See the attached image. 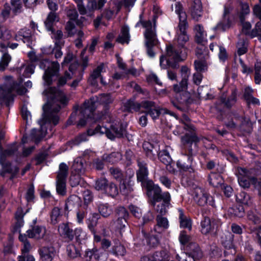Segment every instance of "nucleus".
Segmentation results:
<instances>
[{
    "instance_id": "f257e3e1",
    "label": "nucleus",
    "mask_w": 261,
    "mask_h": 261,
    "mask_svg": "<svg viewBox=\"0 0 261 261\" xmlns=\"http://www.w3.org/2000/svg\"><path fill=\"white\" fill-rule=\"evenodd\" d=\"M181 17L182 22L179 23L180 34L177 38L178 46L181 50L179 52L173 46L169 45L166 49L168 59L164 56L160 58V65L163 68H166L168 66L175 68V63L184 60L187 56L188 49L185 46L189 40V36L186 32L187 23H185V14L182 13Z\"/></svg>"
},
{
    "instance_id": "f03ea898",
    "label": "nucleus",
    "mask_w": 261,
    "mask_h": 261,
    "mask_svg": "<svg viewBox=\"0 0 261 261\" xmlns=\"http://www.w3.org/2000/svg\"><path fill=\"white\" fill-rule=\"evenodd\" d=\"M44 93L47 95L48 98L47 103L43 107L45 117L46 120L56 125L59 121L57 113L61 109L60 103H66V98L62 91L56 88H50L46 90Z\"/></svg>"
},
{
    "instance_id": "7ed1b4c3",
    "label": "nucleus",
    "mask_w": 261,
    "mask_h": 261,
    "mask_svg": "<svg viewBox=\"0 0 261 261\" xmlns=\"http://www.w3.org/2000/svg\"><path fill=\"white\" fill-rule=\"evenodd\" d=\"M113 98L110 94H101L96 97L91 98L89 100L85 101L81 108V117L77 125L83 126L86 124L85 118H92L94 116L93 112L95 109V102L97 101L100 104L106 106L113 101Z\"/></svg>"
},
{
    "instance_id": "20e7f679",
    "label": "nucleus",
    "mask_w": 261,
    "mask_h": 261,
    "mask_svg": "<svg viewBox=\"0 0 261 261\" xmlns=\"http://www.w3.org/2000/svg\"><path fill=\"white\" fill-rule=\"evenodd\" d=\"M111 176L119 182L120 192L124 195H127L133 191L134 173L131 170H127L125 173L117 167H111L109 169Z\"/></svg>"
},
{
    "instance_id": "39448f33",
    "label": "nucleus",
    "mask_w": 261,
    "mask_h": 261,
    "mask_svg": "<svg viewBox=\"0 0 261 261\" xmlns=\"http://www.w3.org/2000/svg\"><path fill=\"white\" fill-rule=\"evenodd\" d=\"M143 25L146 28L144 36L145 38V45L147 48V54L150 57H153L154 56V53L151 49V48L158 43V41L152 29L151 22L150 21L144 22Z\"/></svg>"
},
{
    "instance_id": "423d86ee",
    "label": "nucleus",
    "mask_w": 261,
    "mask_h": 261,
    "mask_svg": "<svg viewBox=\"0 0 261 261\" xmlns=\"http://www.w3.org/2000/svg\"><path fill=\"white\" fill-rule=\"evenodd\" d=\"M194 199L200 206H204L208 203L210 205L215 206L218 203L217 201L215 202V197L210 196L205 190L198 187L194 189Z\"/></svg>"
},
{
    "instance_id": "0eeeda50",
    "label": "nucleus",
    "mask_w": 261,
    "mask_h": 261,
    "mask_svg": "<svg viewBox=\"0 0 261 261\" xmlns=\"http://www.w3.org/2000/svg\"><path fill=\"white\" fill-rule=\"evenodd\" d=\"M191 102L190 93L187 91L175 93L174 98L171 100L172 105L179 110H182Z\"/></svg>"
},
{
    "instance_id": "6e6552de",
    "label": "nucleus",
    "mask_w": 261,
    "mask_h": 261,
    "mask_svg": "<svg viewBox=\"0 0 261 261\" xmlns=\"http://www.w3.org/2000/svg\"><path fill=\"white\" fill-rule=\"evenodd\" d=\"M227 126L231 128L239 127L242 130L249 132L251 129L252 123L249 118L235 117L227 124Z\"/></svg>"
},
{
    "instance_id": "1a4fd4ad",
    "label": "nucleus",
    "mask_w": 261,
    "mask_h": 261,
    "mask_svg": "<svg viewBox=\"0 0 261 261\" xmlns=\"http://www.w3.org/2000/svg\"><path fill=\"white\" fill-rule=\"evenodd\" d=\"M117 219L112 223V226L116 229L121 230L126 224V218L128 214L123 207H119L116 210Z\"/></svg>"
},
{
    "instance_id": "9d476101",
    "label": "nucleus",
    "mask_w": 261,
    "mask_h": 261,
    "mask_svg": "<svg viewBox=\"0 0 261 261\" xmlns=\"http://www.w3.org/2000/svg\"><path fill=\"white\" fill-rule=\"evenodd\" d=\"M164 198L152 201V204L155 211L161 215H164L167 212V208L170 204V196L169 193L166 192Z\"/></svg>"
},
{
    "instance_id": "9b49d317",
    "label": "nucleus",
    "mask_w": 261,
    "mask_h": 261,
    "mask_svg": "<svg viewBox=\"0 0 261 261\" xmlns=\"http://www.w3.org/2000/svg\"><path fill=\"white\" fill-rule=\"evenodd\" d=\"M43 62L49 64L47 69L45 71L44 79L45 82L49 85L52 81V76L57 75L58 73L60 65L58 62H52L50 63L47 60H44Z\"/></svg>"
},
{
    "instance_id": "f8f14e48",
    "label": "nucleus",
    "mask_w": 261,
    "mask_h": 261,
    "mask_svg": "<svg viewBox=\"0 0 261 261\" xmlns=\"http://www.w3.org/2000/svg\"><path fill=\"white\" fill-rule=\"evenodd\" d=\"M27 233L29 238L36 240L46 239L47 236L46 229L43 226H35L28 230Z\"/></svg>"
},
{
    "instance_id": "ddd939ff",
    "label": "nucleus",
    "mask_w": 261,
    "mask_h": 261,
    "mask_svg": "<svg viewBox=\"0 0 261 261\" xmlns=\"http://www.w3.org/2000/svg\"><path fill=\"white\" fill-rule=\"evenodd\" d=\"M190 12L193 19L199 20L203 14L202 5L200 0L193 1L190 8Z\"/></svg>"
},
{
    "instance_id": "4468645a",
    "label": "nucleus",
    "mask_w": 261,
    "mask_h": 261,
    "mask_svg": "<svg viewBox=\"0 0 261 261\" xmlns=\"http://www.w3.org/2000/svg\"><path fill=\"white\" fill-rule=\"evenodd\" d=\"M41 130H37L35 129H33L30 135L27 137H24L22 140L23 143L28 142L29 141H33L37 144L42 139L46 134V131H43V126L41 125Z\"/></svg>"
},
{
    "instance_id": "2eb2a0df",
    "label": "nucleus",
    "mask_w": 261,
    "mask_h": 261,
    "mask_svg": "<svg viewBox=\"0 0 261 261\" xmlns=\"http://www.w3.org/2000/svg\"><path fill=\"white\" fill-rule=\"evenodd\" d=\"M11 6L6 4L4 6V9L1 12V14L4 19L8 17L10 14V10H12L14 13H16L21 8V5L19 0H12Z\"/></svg>"
},
{
    "instance_id": "dca6fc26",
    "label": "nucleus",
    "mask_w": 261,
    "mask_h": 261,
    "mask_svg": "<svg viewBox=\"0 0 261 261\" xmlns=\"http://www.w3.org/2000/svg\"><path fill=\"white\" fill-rule=\"evenodd\" d=\"M39 252L41 258L45 261H51L55 255V249L52 246H42Z\"/></svg>"
},
{
    "instance_id": "f3484780",
    "label": "nucleus",
    "mask_w": 261,
    "mask_h": 261,
    "mask_svg": "<svg viewBox=\"0 0 261 261\" xmlns=\"http://www.w3.org/2000/svg\"><path fill=\"white\" fill-rule=\"evenodd\" d=\"M143 148L147 155L150 159H153L158 154L159 146L157 144L153 145L148 142H145L143 144Z\"/></svg>"
},
{
    "instance_id": "a211bd4d",
    "label": "nucleus",
    "mask_w": 261,
    "mask_h": 261,
    "mask_svg": "<svg viewBox=\"0 0 261 261\" xmlns=\"http://www.w3.org/2000/svg\"><path fill=\"white\" fill-rule=\"evenodd\" d=\"M156 225L154 228L155 232L161 233L163 230L169 227V221L167 218L158 215L156 217Z\"/></svg>"
},
{
    "instance_id": "6ab92c4d",
    "label": "nucleus",
    "mask_w": 261,
    "mask_h": 261,
    "mask_svg": "<svg viewBox=\"0 0 261 261\" xmlns=\"http://www.w3.org/2000/svg\"><path fill=\"white\" fill-rule=\"evenodd\" d=\"M192 158L189 155H185L180 158L177 162V166L184 171L191 168Z\"/></svg>"
},
{
    "instance_id": "aec40b11",
    "label": "nucleus",
    "mask_w": 261,
    "mask_h": 261,
    "mask_svg": "<svg viewBox=\"0 0 261 261\" xmlns=\"http://www.w3.org/2000/svg\"><path fill=\"white\" fill-rule=\"evenodd\" d=\"M195 33V41L197 43L201 44L205 41V34L203 27L200 24H196L194 29Z\"/></svg>"
},
{
    "instance_id": "412c9836",
    "label": "nucleus",
    "mask_w": 261,
    "mask_h": 261,
    "mask_svg": "<svg viewBox=\"0 0 261 261\" xmlns=\"http://www.w3.org/2000/svg\"><path fill=\"white\" fill-rule=\"evenodd\" d=\"M103 69V65L101 64L98 66L90 75L89 78V83L93 86H96L97 84V79L101 76V73Z\"/></svg>"
},
{
    "instance_id": "4be33fe9",
    "label": "nucleus",
    "mask_w": 261,
    "mask_h": 261,
    "mask_svg": "<svg viewBox=\"0 0 261 261\" xmlns=\"http://www.w3.org/2000/svg\"><path fill=\"white\" fill-rule=\"evenodd\" d=\"M190 251L189 253V261H195L202 257V252L199 247L196 244H192L190 246Z\"/></svg>"
},
{
    "instance_id": "5701e85b",
    "label": "nucleus",
    "mask_w": 261,
    "mask_h": 261,
    "mask_svg": "<svg viewBox=\"0 0 261 261\" xmlns=\"http://www.w3.org/2000/svg\"><path fill=\"white\" fill-rule=\"evenodd\" d=\"M98 133L106 134L108 138L110 139L114 138V135L111 133L110 129L104 126H97L94 130L92 129L88 130V134L89 136H92Z\"/></svg>"
},
{
    "instance_id": "b1692460",
    "label": "nucleus",
    "mask_w": 261,
    "mask_h": 261,
    "mask_svg": "<svg viewBox=\"0 0 261 261\" xmlns=\"http://www.w3.org/2000/svg\"><path fill=\"white\" fill-rule=\"evenodd\" d=\"M142 107L149 109L148 111V114L154 119L156 118L160 114V112L158 110L156 109L154 106V103L151 101H144L142 103Z\"/></svg>"
},
{
    "instance_id": "393cba45",
    "label": "nucleus",
    "mask_w": 261,
    "mask_h": 261,
    "mask_svg": "<svg viewBox=\"0 0 261 261\" xmlns=\"http://www.w3.org/2000/svg\"><path fill=\"white\" fill-rule=\"evenodd\" d=\"M138 166L139 169L137 173V179L140 181H143L145 180L148 175V171L146 164L143 162L139 161Z\"/></svg>"
},
{
    "instance_id": "a878e982",
    "label": "nucleus",
    "mask_w": 261,
    "mask_h": 261,
    "mask_svg": "<svg viewBox=\"0 0 261 261\" xmlns=\"http://www.w3.org/2000/svg\"><path fill=\"white\" fill-rule=\"evenodd\" d=\"M81 199L76 195L70 196L66 203L65 208L67 210H71L72 208L77 207L81 205Z\"/></svg>"
},
{
    "instance_id": "bb28decb",
    "label": "nucleus",
    "mask_w": 261,
    "mask_h": 261,
    "mask_svg": "<svg viewBox=\"0 0 261 261\" xmlns=\"http://www.w3.org/2000/svg\"><path fill=\"white\" fill-rule=\"evenodd\" d=\"M201 232L202 233L206 234L211 232L214 228V224L212 223L210 219L208 217H205L204 220L201 223Z\"/></svg>"
},
{
    "instance_id": "cd10ccee",
    "label": "nucleus",
    "mask_w": 261,
    "mask_h": 261,
    "mask_svg": "<svg viewBox=\"0 0 261 261\" xmlns=\"http://www.w3.org/2000/svg\"><path fill=\"white\" fill-rule=\"evenodd\" d=\"M197 92L199 98L206 100L213 98V95L211 93V90L207 86L199 87Z\"/></svg>"
},
{
    "instance_id": "c85d7f7f",
    "label": "nucleus",
    "mask_w": 261,
    "mask_h": 261,
    "mask_svg": "<svg viewBox=\"0 0 261 261\" xmlns=\"http://www.w3.org/2000/svg\"><path fill=\"white\" fill-rule=\"evenodd\" d=\"M248 43L244 36L241 37L237 43V53L239 56L244 54L247 50Z\"/></svg>"
},
{
    "instance_id": "c756f323",
    "label": "nucleus",
    "mask_w": 261,
    "mask_h": 261,
    "mask_svg": "<svg viewBox=\"0 0 261 261\" xmlns=\"http://www.w3.org/2000/svg\"><path fill=\"white\" fill-rule=\"evenodd\" d=\"M182 143L184 145H187L186 147H188L190 152H191V148H190L191 145L192 143H196L199 141V139L195 135V134H192L191 135H189V134H186L184 137L181 139Z\"/></svg>"
},
{
    "instance_id": "7c9ffc66",
    "label": "nucleus",
    "mask_w": 261,
    "mask_h": 261,
    "mask_svg": "<svg viewBox=\"0 0 261 261\" xmlns=\"http://www.w3.org/2000/svg\"><path fill=\"white\" fill-rule=\"evenodd\" d=\"M60 233L67 238L69 240L73 239L74 234L72 229H70L68 224L63 223L59 227Z\"/></svg>"
},
{
    "instance_id": "2f4dec72",
    "label": "nucleus",
    "mask_w": 261,
    "mask_h": 261,
    "mask_svg": "<svg viewBox=\"0 0 261 261\" xmlns=\"http://www.w3.org/2000/svg\"><path fill=\"white\" fill-rule=\"evenodd\" d=\"M122 159V155L119 152H113L109 155H104L103 160L112 164H116Z\"/></svg>"
},
{
    "instance_id": "473e14b6",
    "label": "nucleus",
    "mask_w": 261,
    "mask_h": 261,
    "mask_svg": "<svg viewBox=\"0 0 261 261\" xmlns=\"http://www.w3.org/2000/svg\"><path fill=\"white\" fill-rule=\"evenodd\" d=\"M106 2V0H98L97 2L95 0L90 1L88 3L87 7L90 11L99 10L104 6Z\"/></svg>"
},
{
    "instance_id": "72a5a7b5",
    "label": "nucleus",
    "mask_w": 261,
    "mask_h": 261,
    "mask_svg": "<svg viewBox=\"0 0 261 261\" xmlns=\"http://www.w3.org/2000/svg\"><path fill=\"white\" fill-rule=\"evenodd\" d=\"M59 20V18L57 14L54 12H50L48 15L45 21V26L48 30H51L54 23Z\"/></svg>"
},
{
    "instance_id": "f704fd0d",
    "label": "nucleus",
    "mask_w": 261,
    "mask_h": 261,
    "mask_svg": "<svg viewBox=\"0 0 261 261\" xmlns=\"http://www.w3.org/2000/svg\"><path fill=\"white\" fill-rule=\"evenodd\" d=\"M209 181L214 187H218L222 184L223 180L220 174L212 172L209 175Z\"/></svg>"
},
{
    "instance_id": "c9c22d12",
    "label": "nucleus",
    "mask_w": 261,
    "mask_h": 261,
    "mask_svg": "<svg viewBox=\"0 0 261 261\" xmlns=\"http://www.w3.org/2000/svg\"><path fill=\"white\" fill-rule=\"evenodd\" d=\"M140 104L135 101L134 100L129 99L124 104V110L127 112L132 111H137L139 110L141 107Z\"/></svg>"
},
{
    "instance_id": "e433bc0d",
    "label": "nucleus",
    "mask_w": 261,
    "mask_h": 261,
    "mask_svg": "<svg viewBox=\"0 0 261 261\" xmlns=\"http://www.w3.org/2000/svg\"><path fill=\"white\" fill-rule=\"evenodd\" d=\"M99 213L103 217H108L113 212L112 208L107 203H100L98 206Z\"/></svg>"
},
{
    "instance_id": "4c0bfd02",
    "label": "nucleus",
    "mask_w": 261,
    "mask_h": 261,
    "mask_svg": "<svg viewBox=\"0 0 261 261\" xmlns=\"http://www.w3.org/2000/svg\"><path fill=\"white\" fill-rule=\"evenodd\" d=\"M129 30L127 27H123L122 28L120 35L117 39V41L123 44L124 43H128L129 40Z\"/></svg>"
},
{
    "instance_id": "58836bf2",
    "label": "nucleus",
    "mask_w": 261,
    "mask_h": 261,
    "mask_svg": "<svg viewBox=\"0 0 261 261\" xmlns=\"http://www.w3.org/2000/svg\"><path fill=\"white\" fill-rule=\"evenodd\" d=\"M66 179L57 178L56 190L59 194L64 195L66 192Z\"/></svg>"
},
{
    "instance_id": "ea45409f",
    "label": "nucleus",
    "mask_w": 261,
    "mask_h": 261,
    "mask_svg": "<svg viewBox=\"0 0 261 261\" xmlns=\"http://www.w3.org/2000/svg\"><path fill=\"white\" fill-rule=\"evenodd\" d=\"M236 200L238 202L244 205H248L250 203V196L244 192H241L236 195Z\"/></svg>"
},
{
    "instance_id": "a19ab883",
    "label": "nucleus",
    "mask_w": 261,
    "mask_h": 261,
    "mask_svg": "<svg viewBox=\"0 0 261 261\" xmlns=\"http://www.w3.org/2000/svg\"><path fill=\"white\" fill-rule=\"evenodd\" d=\"M105 191L107 194L112 197H114L118 194L117 185L112 182L108 184Z\"/></svg>"
},
{
    "instance_id": "79ce46f5",
    "label": "nucleus",
    "mask_w": 261,
    "mask_h": 261,
    "mask_svg": "<svg viewBox=\"0 0 261 261\" xmlns=\"http://www.w3.org/2000/svg\"><path fill=\"white\" fill-rule=\"evenodd\" d=\"M159 158L160 160L164 164L170 163L172 162V159L169 155L167 149H164L160 151L159 153Z\"/></svg>"
},
{
    "instance_id": "37998d69",
    "label": "nucleus",
    "mask_w": 261,
    "mask_h": 261,
    "mask_svg": "<svg viewBox=\"0 0 261 261\" xmlns=\"http://www.w3.org/2000/svg\"><path fill=\"white\" fill-rule=\"evenodd\" d=\"M72 168L78 174H82L85 172V167L83 162L81 160H77L74 162Z\"/></svg>"
},
{
    "instance_id": "c03bdc74",
    "label": "nucleus",
    "mask_w": 261,
    "mask_h": 261,
    "mask_svg": "<svg viewBox=\"0 0 261 261\" xmlns=\"http://www.w3.org/2000/svg\"><path fill=\"white\" fill-rule=\"evenodd\" d=\"M68 172V166L66 164L62 163L59 165V170L57 178L66 179Z\"/></svg>"
},
{
    "instance_id": "a18cd8bd",
    "label": "nucleus",
    "mask_w": 261,
    "mask_h": 261,
    "mask_svg": "<svg viewBox=\"0 0 261 261\" xmlns=\"http://www.w3.org/2000/svg\"><path fill=\"white\" fill-rule=\"evenodd\" d=\"M179 219L180 226L184 228H188L189 229L191 227V222L190 220L187 219L184 215L182 210H179Z\"/></svg>"
},
{
    "instance_id": "49530a36",
    "label": "nucleus",
    "mask_w": 261,
    "mask_h": 261,
    "mask_svg": "<svg viewBox=\"0 0 261 261\" xmlns=\"http://www.w3.org/2000/svg\"><path fill=\"white\" fill-rule=\"evenodd\" d=\"M108 184V180L106 178L101 177L95 181V188L98 191H105Z\"/></svg>"
},
{
    "instance_id": "de8ad7c7",
    "label": "nucleus",
    "mask_w": 261,
    "mask_h": 261,
    "mask_svg": "<svg viewBox=\"0 0 261 261\" xmlns=\"http://www.w3.org/2000/svg\"><path fill=\"white\" fill-rule=\"evenodd\" d=\"M110 131L114 135V138L115 137H121L125 133V128L121 125H113L111 127Z\"/></svg>"
},
{
    "instance_id": "09e8293b",
    "label": "nucleus",
    "mask_w": 261,
    "mask_h": 261,
    "mask_svg": "<svg viewBox=\"0 0 261 261\" xmlns=\"http://www.w3.org/2000/svg\"><path fill=\"white\" fill-rule=\"evenodd\" d=\"M241 12L239 14L240 20L243 21L245 19V16L250 12V9L248 4L246 3H241Z\"/></svg>"
},
{
    "instance_id": "8fccbe9b",
    "label": "nucleus",
    "mask_w": 261,
    "mask_h": 261,
    "mask_svg": "<svg viewBox=\"0 0 261 261\" xmlns=\"http://www.w3.org/2000/svg\"><path fill=\"white\" fill-rule=\"evenodd\" d=\"M181 73L182 76L181 85L182 86H186L190 75L189 69L186 66H182L181 68Z\"/></svg>"
},
{
    "instance_id": "3c124183",
    "label": "nucleus",
    "mask_w": 261,
    "mask_h": 261,
    "mask_svg": "<svg viewBox=\"0 0 261 261\" xmlns=\"http://www.w3.org/2000/svg\"><path fill=\"white\" fill-rule=\"evenodd\" d=\"M112 252L117 255L123 256L125 253V249L119 243H116L112 248Z\"/></svg>"
},
{
    "instance_id": "603ef678",
    "label": "nucleus",
    "mask_w": 261,
    "mask_h": 261,
    "mask_svg": "<svg viewBox=\"0 0 261 261\" xmlns=\"http://www.w3.org/2000/svg\"><path fill=\"white\" fill-rule=\"evenodd\" d=\"M61 217L60 209L58 207H55L51 215V222L53 224H56L59 221Z\"/></svg>"
},
{
    "instance_id": "864d4df0",
    "label": "nucleus",
    "mask_w": 261,
    "mask_h": 261,
    "mask_svg": "<svg viewBox=\"0 0 261 261\" xmlns=\"http://www.w3.org/2000/svg\"><path fill=\"white\" fill-rule=\"evenodd\" d=\"M153 195L152 201H154L164 198L165 193H162V190L158 186H155L153 189Z\"/></svg>"
},
{
    "instance_id": "5fc2aeb1",
    "label": "nucleus",
    "mask_w": 261,
    "mask_h": 261,
    "mask_svg": "<svg viewBox=\"0 0 261 261\" xmlns=\"http://www.w3.org/2000/svg\"><path fill=\"white\" fill-rule=\"evenodd\" d=\"M67 251L68 256L71 258H75L80 255L79 251L73 245H69L67 248Z\"/></svg>"
},
{
    "instance_id": "6e6d98bb",
    "label": "nucleus",
    "mask_w": 261,
    "mask_h": 261,
    "mask_svg": "<svg viewBox=\"0 0 261 261\" xmlns=\"http://www.w3.org/2000/svg\"><path fill=\"white\" fill-rule=\"evenodd\" d=\"M11 58L8 54H4L0 61V71L4 70L8 65Z\"/></svg>"
},
{
    "instance_id": "4d7b16f0",
    "label": "nucleus",
    "mask_w": 261,
    "mask_h": 261,
    "mask_svg": "<svg viewBox=\"0 0 261 261\" xmlns=\"http://www.w3.org/2000/svg\"><path fill=\"white\" fill-rule=\"evenodd\" d=\"M244 97L246 101L248 104H252V105H259V100L254 97L249 92L245 91L244 93Z\"/></svg>"
},
{
    "instance_id": "13d9d810",
    "label": "nucleus",
    "mask_w": 261,
    "mask_h": 261,
    "mask_svg": "<svg viewBox=\"0 0 261 261\" xmlns=\"http://www.w3.org/2000/svg\"><path fill=\"white\" fill-rule=\"evenodd\" d=\"M229 213L236 217H242L244 215V210L242 206L234 207L229 210Z\"/></svg>"
},
{
    "instance_id": "bf43d9fd",
    "label": "nucleus",
    "mask_w": 261,
    "mask_h": 261,
    "mask_svg": "<svg viewBox=\"0 0 261 261\" xmlns=\"http://www.w3.org/2000/svg\"><path fill=\"white\" fill-rule=\"evenodd\" d=\"M175 11L178 14L179 16V23H181L182 21V18L181 17V14L182 13L185 14V23H187V15L185 12L183 11V8L182 5L179 3H177L175 5Z\"/></svg>"
},
{
    "instance_id": "052dcab7",
    "label": "nucleus",
    "mask_w": 261,
    "mask_h": 261,
    "mask_svg": "<svg viewBox=\"0 0 261 261\" xmlns=\"http://www.w3.org/2000/svg\"><path fill=\"white\" fill-rule=\"evenodd\" d=\"M194 64L195 68L198 71H203L207 69V64L204 61L196 60Z\"/></svg>"
},
{
    "instance_id": "680f3d73",
    "label": "nucleus",
    "mask_w": 261,
    "mask_h": 261,
    "mask_svg": "<svg viewBox=\"0 0 261 261\" xmlns=\"http://www.w3.org/2000/svg\"><path fill=\"white\" fill-rule=\"evenodd\" d=\"M221 101L225 106L227 107H230L236 101V94L233 92L231 94L230 98H228L227 101L225 100V99L223 97L221 98Z\"/></svg>"
},
{
    "instance_id": "e2e57ef3",
    "label": "nucleus",
    "mask_w": 261,
    "mask_h": 261,
    "mask_svg": "<svg viewBox=\"0 0 261 261\" xmlns=\"http://www.w3.org/2000/svg\"><path fill=\"white\" fill-rule=\"evenodd\" d=\"M86 254L87 256H89L90 258L91 256H93L96 260H100L102 256V254L99 253L96 249L87 251L86 252Z\"/></svg>"
},
{
    "instance_id": "0e129e2a",
    "label": "nucleus",
    "mask_w": 261,
    "mask_h": 261,
    "mask_svg": "<svg viewBox=\"0 0 261 261\" xmlns=\"http://www.w3.org/2000/svg\"><path fill=\"white\" fill-rule=\"evenodd\" d=\"M66 30L67 31L69 36H73L75 33V25L74 23L70 20L67 22L66 25Z\"/></svg>"
},
{
    "instance_id": "69168bd1",
    "label": "nucleus",
    "mask_w": 261,
    "mask_h": 261,
    "mask_svg": "<svg viewBox=\"0 0 261 261\" xmlns=\"http://www.w3.org/2000/svg\"><path fill=\"white\" fill-rule=\"evenodd\" d=\"M183 121L185 129L189 130L190 132H194L195 130V127L191 124L189 118L185 116Z\"/></svg>"
},
{
    "instance_id": "338daca9",
    "label": "nucleus",
    "mask_w": 261,
    "mask_h": 261,
    "mask_svg": "<svg viewBox=\"0 0 261 261\" xmlns=\"http://www.w3.org/2000/svg\"><path fill=\"white\" fill-rule=\"evenodd\" d=\"M67 15L70 20H75L78 14L75 9L70 8L67 10Z\"/></svg>"
},
{
    "instance_id": "774afa93",
    "label": "nucleus",
    "mask_w": 261,
    "mask_h": 261,
    "mask_svg": "<svg viewBox=\"0 0 261 261\" xmlns=\"http://www.w3.org/2000/svg\"><path fill=\"white\" fill-rule=\"evenodd\" d=\"M0 38L4 39L10 38V32L4 27H0Z\"/></svg>"
}]
</instances>
